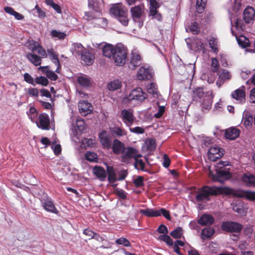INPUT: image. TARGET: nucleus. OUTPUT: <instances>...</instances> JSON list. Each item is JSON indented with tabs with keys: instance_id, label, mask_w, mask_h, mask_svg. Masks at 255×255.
<instances>
[{
	"instance_id": "obj_51",
	"label": "nucleus",
	"mask_w": 255,
	"mask_h": 255,
	"mask_svg": "<svg viewBox=\"0 0 255 255\" xmlns=\"http://www.w3.org/2000/svg\"><path fill=\"white\" fill-rule=\"evenodd\" d=\"M182 235V229L181 227H177L170 233V235L174 239L181 238Z\"/></svg>"
},
{
	"instance_id": "obj_9",
	"label": "nucleus",
	"mask_w": 255,
	"mask_h": 255,
	"mask_svg": "<svg viewBox=\"0 0 255 255\" xmlns=\"http://www.w3.org/2000/svg\"><path fill=\"white\" fill-rule=\"evenodd\" d=\"M121 118L127 126L130 127L135 120L132 110L124 109L121 111Z\"/></svg>"
},
{
	"instance_id": "obj_17",
	"label": "nucleus",
	"mask_w": 255,
	"mask_h": 255,
	"mask_svg": "<svg viewBox=\"0 0 255 255\" xmlns=\"http://www.w3.org/2000/svg\"><path fill=\"white\" fill-rule=\"evenodd\" d=\"M78 107L80 113L84 116L91 113L93 109L91 104L86 101H80Z\"/></svg>"
},
{
	"instance_id": "obj_57",
	"label": "nucleus",
	"mask_w": 255,
	"mask_h": 255,
	"mask_svg": "<svg viewBox=\"0 0 255 255\" xmlns=\"http://www.w3.org/2000/svg\"><path fill=\"white\" fill-rule=\"evenodd\" d=\"M219 64L218 61L216 58L212 59L211 68L212 72L216 73L219 70Z\"/></svg>"
},
{
	"instance_id": "obj_64",
	"label": "nucleus",
	"mask_w": 255,
	"mask_h": 255,
	"mask_svg": "<svg viewBox=\"0 0 255 255\" xmlns=\"http://www.w3.org/2000/svg\"><path fill=\"white\" fill-rule=\"evenodd\" d=\"M133 183L135 186L137 187H141L143 185V178L142 176H138L134 179Z\"/></svg>"
},
{
	"instance_id": "obj_52",
	"label": "nucleus",
	"mask_w": 255,
	"mask_h": 255,
	"mask_svg": "<svg viewBox=\"0 0 255 255\" xmlns=\"http://www.w3.org/2000/svg\"><path fill=\"white\" fill-rule=\"evenodd\" d=\"M159 239L165 242L169 246H172L173 245V240L167 234L159 236Z\"/></svg>"
},
{
	"instance_id": "obj_28",
	"label": "nucleus",
	"mask_w": 255,
	"mask_h": 255,
	"mask_svg": "<svg viewBox=\"0 0 255 255\" xmlns=\"http://www.w3.org/2000/svg\"><path fill=\"white\" fill-rule=\"evenodd\" d=\"M239 197L244 198L247 199L255 201V192L249 191H241L236 194Z\"/></svg>"
},
{
	"instance_id": "obj_31",
	"label": "nucleus",
	"mask_w": 255,
	"mask_h": 255,
	"mask_svg": "<svg viewBox=\"0 0 255 255\" xmlns=\"http://www.w3.org/2000/svg\"><path fill=\"white\" fill-rule=\"evenodd\" d=\"M143 7V6L140 5L135 6L130 9L131 15L134 20L135 18H138L141 16L142 13Z\"/></svg>"
},
{
	"instance_id": "obj_20",
	"label": "nucleus",
	"mask_w": 255,
	"mask_h": 255,
	"mask_svg": "<svg viewBox=\"0 0 255 255\" xmlns=\"http://www.w3.org/2000/svg\"><path fill=\"white\" fill-rule=\"evenodd\" d=\"M230 73L226 70H222L219 74V77L216 82V85L218 87H220L226 81L231 78Z\"/></svg>"
},
{
	"instance_id": "obj_34",
	"label": "nucleus",
	"mask_w": 255,
	"mask_h": 255,
	"mask_svg": "<svg viewBox=\"0 0 255 255\" xmlns=\"http://www.w3.org/2000/svg\"><path fill=\"white\" fill-rule=\"evenodd\" d=\"M236 37L238 43L240 46L246 48L249 46L250 40L246 36L241 35L239 36L236 35Z\"/></svg>"
},
{
	"instance_id": "obj_33",
	"label": "nucleus",
	"mask_w": 255,
	"mask_h": 255,
	"mask_svg": "<svg viewBox=\"0 0 255 255\" xmlns=\"http://www.w3.org/2000/svg\"><path fill=\"white\" fill-rule=\"evenodd\" d=\"M244 182L249 186H255V177L251 174H245L242 177Z\"/></svg>"
},
{
	"instance_id": "obj_25",
	"label": "nucleus",
	"mask_w": 255,
	"mask_h": 255,
	"mask_svg": "<svg viewBox=\"0 0 255 255\" xmlns=\"http://www.w3.org/2000/svg\"><path fill=\"white\" fill-rule=\"evenodd\" d=\"M239 130L235 128H231L225 131V137L230 140L236 139L239 136Z\"/></svg>"
},
{
	"instance_id": "obj_13",
	"label": "nucleus",
	"mask_w": 255,
	"mask_h": 255,
	"mask_svg": "<svg viewBox=\"0 0 255 255\" xmlns=\"http://www.w3.org/2000/svg\"><path fill=\"white\" fill-rule=\"evenodd\" d=\"M37 126L42 129L49 130L50 127V120L47 114L42 113L39 115L38 120L36 122Z\"/></svg>"
},
{
	"instance_id": "obj_36",
	"label": "nucleus",
	"mask_w": 255,
	"mask_h": 255,
	"mask_svg": "<svg viewBox=\"0 0 255 255\" xmlns=\"http://www.w3.org/2000/svg\"><path fill=\"white\" fill-rule=\"evenodd\" d=\"M107 173L108 174V180L110 182H114L116 180V174L112 166L107 167Z\"/></svg>"
},
{
	"instance_id": "obj_19",
	"label": "nucleus",
	"mask_w": 255,
	"mask_h": 255,
	"mask_svg": "<svg viewBox=\"0 0 255 255\" xmlns=\"http://www.w3.org/2000/svg\"><path fill=\"white\" fill-rule=\"evenodd\" d=\"M46 53L47 56L48 55L49 58L51 59L52 62L54 63L57 67L55 70V72L58 73H59L60 65L59 60L58 57V55L56 54V53L53 48L48 49L47 50Z\"/></svg>"
},
{
	"instance_id": "obj_16",
	"label": "nucleus",
	"mask_w": 255,
	"mask_h": 255,
	"mask_svg": "<svg viewBox=\"0 0 255 255\" xmlns=\"http://www.w3.org/2000/svg\"><path fill=\"white\" fill-rule=\"evenodd\" d=\"M255 11L251 6H248L244 11L243 19L247 23H253L255 20Z\"/></svg>"
},
{
	"instance_id": "obj_46",
	"label": "nucleus",
	"mask_w": 255,
	"mask_h": 255,
	"mask_svg": "<svg viewBox=\"0 0 255 255\" xmlns=\"http://www.w3.org/2000/svg\"><path fill=\"white\" fill-rule=\"evenodd\" d=\"M86 50L81 43H75L73 44V51L79 55H80Z\"/></svg>"
},
{
	"instance_id": "obj_4",
	"label": "nucleus",
	"mask_w": 255,
	"mask_h": 255,
	"mask_svg": "<svg viewBox=\"0 0 255 255\" xmlns=\"http://www.w3.org/2000/svg\"><path fill=\"white\" fill-rule=\"evenodd\" d=\"M147 97V94L144 92L141 88H137L132 90L130 94L125 96L123 99L125 102L132 100L141 102L146 99Z\"/></svg>"
},
{
	"instance_id": "obj_22",
	"label": "nucleus",
	"mask_w": 255,
	"mask_h": 255,
	"mask_svg": "<svg viewBox=\"0 0 255 255\" xmlns=\"http://www.w3.org/2000/svg\"><path fill=\"white\" fill-rule=\"evenodd\" d=\"M112 148L113 152L117 154H122L126 149L124 144L117 139L114 140Z\"/></svg>"
},
{
	"instance_id": "obj_62",
	"label": "nucleus",
	"mask_w": 255,
	"mask_h": 255,
	"mask_svg": "<svg viewBox=\"0 0 255 255\" xmlns=\"http://www.w3.org/2000/svg\"><path fill=\"white\" fill-rule=\"evenodd\" d=\"M26 93L31 97H37L38 96V90L36 88H30L26 90Z\"/></svg>"
},
{
	"instance_id": "obj_48",
	"label": "nucleus",
	"mask_w": 255,
	"mask_h": 255,
	"mask_svg": "<svg viewBox=\"0 0 255 255\" xmlns=\"http://www.w3.org/2000/svg\"><path fill=\"white\" fill-rule=\"evenodd\" d=\"M85 157L86 160L91 162L96 161L98 159L97 154L94 152L87 151Z\"/></svg>"
},
{
	"instance_id": "obj_63",
	"label": "nucleus",
	"mask_w": 255,
	"mask_h": 255,
	"mask_svg": "<svg viewBox=\"0 0 255 255\" xmlns=\"http://www.w3.org/2000/svg\"><path fill=\"white\" fill-rule=\"evenodd\" d=\"M23 77L25 81L27 83L35 86L34 81L33 78L28 73H26L23 75Z\"/></svg>"
},
{
	"instance_id": "obj_59",
	"label": "nucleus",
	"mask_w": 255,
	"mask_h": 255,
	"mask_svg": "<svg viewBox=\"0 0 255 255\" xmlns=\"http://www.w3.org/2000/svg\"><path fill=\"white\" fill-rule=\"evenodd\" d=\"M207 0H197L196 2L197 8L199 13H201L204 8Z\"/></svg>"
},
{
	"instance_id": "obj_7",
	"label": "nucleus",
	"mask_w": 255,
	"mask_h": 255,
	"mask_svg": "<svg viewBox=\"0 0 255 255\" xmlns=\"http://www.w3.org/2000/svg\"><path fill=\"white\" fill-rule=\"evenodd\" d=\"M152 69L147 65L141 66L137 74V78L139 80H149L153 76Z\"/></svg>"
},
{
	"instance_id": "obj_58",
	"label": "nucleus",
	"mask_w": 255,
	"mask_h": 255,
	"mask_svg": "<svg viewBox=\"0 0 255 255\" xmlns=\"http://www.w3.org/2000/svg\"><path fill=\"white\" fill-rule=\"evenodd\" d=\"M148 149L150 150H154L156 147L155 140L154 139L150 138L147 139L145 141Z\"/></svg>"
},
{
	"instance_id": "obj_40",
	"label": "nucleus",
	"mask_w": 255,
	"mask_h": 255,
	"mask_svg": "<svg viewBox=\"0 0 255 255\" xmlns=\"http://www.w3.org/2000/svg\"><path fill=\"white\" fill-rule=\"evenodd\" d=\"M253 119L252 115L246 114L243 118L242 122L246 127H248L252 125Z\"/></svg>"
},
{
	"instance_id": "obj_41",
	"label": "nucleus",
	"mask_w": 255,
	"mask_h": 255,
	"mask_svg": "<svg viewBox=\"0 0 255 255\" xmlns=\"http://www.w3.org/2000/svg\"><path fill=\"white\" fill-rule=\"evenodd\" d=\"M158 7L159 6L150 7V14L153 17V18L156 19L158 21H160L162 18L161 15L156 10Z\"/></svg>"
},
{
	"instance_id": "obj_6",
	"label": "nucleus",
	"mask_w": 255,
	"mask_h": 255,
	"mask_svg": "<svg viewBox=\"0 0 255 255\" xmlns=\"http://www.w3.org/2000/svg\"><path fill=\"white\" fill-rule=\"evenodd\" d=\"M221 229L227 232L239 233L242 231L243 226L237 222L226 221L222 223Z\"/></svg>"
},
{
	"instance_id": "obj_14",
	"label": "nucleus",
	"mask_w": 255,
	"mask_h": 255,
	"mask_svg": "<svg viewBox=\"0 0 255 255\" xmlns=\"http://www.w3.org/2000/svg\"><path fill=\"white\" fill-rule=\"evenodd\" d=\"M141 57L137 51H132L130 54V62L128 67L130 69H134L141 63Z\"/></svg>"
},
{
	"instance_id": "obj_3",
	"label": "nucleus",
	"mask_w": 255,
	"mask_h": 255,
	"mask_svg": "<svg viewBox=\"0 0 255 255\" xmlns=\"http://www.w3.org/2000/svg\"><path fill=\"white\" fill-rule=\"evenodd\" d=\"M110 11L123 25H128L129 21L128 11L122 3H117L113 4Z\"/></svg>"
},
{
	"instance_id": "obj_49",
	"label": "nucleus",
	"mask_w": 255,
	"mask_h": 255,
	"mask_svg": "<svg viewBox=\"0 0 255 255\" xmlns=\"http://www.w3.org/2000/svg\"><path fill=\"white\" fill-rule=\"evenodd\" d=\"M229 165V162L227 161H221L219 162L218 167L220 169L218 173L220 175L224 176L226 175L227 174V172L226 171L222 170L221 168Z\"/></svg>"
},
{
	"instance_id": "obj_18",
	"label": "nucleus",
	"mask_w": 255,
	"mask_h": 255,
	"mask_svg": "<svg viewBox=\"0 0 255 255\" xmlns=\"http://www.w3.org/2000/svg\"><path fill=\"white\" fill-rule=\"evenodd\" d=\"M80 56L83 63L86 65H91L94 62L95 59L94 54L87 49Z\"/></svg>"
},
{
	"instance_id": "obj_15",
	"label": "nucleus",
	"mask_w": 255,
	"mask_h": 255,
	"mask_svg": "<svg viewBox=\"0 0 255 255\" xmlns=\"http://www.w3.org/2000/svg\"><path fill=\"white\" fill-rule=\"evenodd\" d=\"M100 141L106 149H109L112 146L111 136L106 131H102L99 135Z\"/></svg>"
},
{
	"instance_id": "obj_26",
	"label": "nucleus",
	"mask_w": 255,
	"mask_h": 255,
	"mask_svg": "<svg viewBox=\"0 0 255 255\" xmlns=\"http://www.w3.org/2000/svg\"><path fill=\"white\" fill-rule=\"evenodd\" d=\"M78 83L83 87H89L92 83L90 78L85 75L79 76L77 78Z\"/></svg>"
},
{
	"instance_id": "obj_30",
	"label": "nucleus",
	"mask_w": 255,
	"mask_h": 255,
	"mask_svg": "<svg viewBox=\"0 0 255 255\" xmlns=\"http://www.w3.org/2000/svg\"><path fill=\"white\" fill-rule=\"evenodd\" d=\"M101 13L102 10L86 12L83 18L87 20H91L99 17L101 15Z\"/></svg>"
},
{
	"instance_id": "obj_53",
	"label": "nucleus",
	"mask_w": 255,
	"mask_h": 255,
	"mask_svg": "<svg viewBox=\"0 0 255 255\" xmlns=\"http://www.w3.org/2000/svg\"><path fill=\"white\" fill-rule=\"evenodd\" d=\"M88 6L94 11L101 10L98 5L97 0H88Z\"/></svg>"
},
{
	"instance_id": "obj_38",
	"label": "nucleus",
	"mask_w": 255,
	"mask_h": 255,
	"mask_svg": "<svg viewBox=\"0 0 255 255\" xmlns=\"http://www.w3.org/2000/svg\"><path fill=\"white\" fill-rule=\"evenodd\" d=\"M209 44L212 50L217 53L218 52V41L215 37H211L209 40Z\"/></svg>"
},
{
	"instance_id": "obj_27",
	"label": "nucleus",
	"mask_w": 255,
	"mask_h": 255,
	"mask_svg": "<svg viewBox=\"0 0 255 255\" xmlns=\"http://www.w3.org/2000/svg\"><path fill=\"white\" fill-rule=\"evenodd\" d=\"M140 213L148 217H155L161 216V213L158 210H153L150 208L142 209L139 211Z\"/></svg>"
},
{
	"instance_id": "obj_61",
	"label": "nucleus",
	"mask_w": 255,
	"mask_h": 255,
	"mask_svg": "<svg viewBox=\"0 0 255 255\" xmlns=\"http://www.w3.org/2000/svg\"><path fill=\"white\" fill-rule=\"evenodd\" d=\"M84 147H85L86 146L89 147H93L95 144V141L92 139L84 138L82 142Z\"/></svg>"
},
{
	"instance_id": "obj_37",
	"label": "nucleus",
	"mask_w": 255,
	"mask_h": 255,
	"mask_svg": "<svg viewBox=\"0 0 255 255\" xmlns=\"http://www.w3.org/2000/svg\"><path fill=\"white\" fill-rule=\"evenodd\" d=\"M147 90L149 93L152 94L153 97H156L158 95L157 86L154 83H150L147 86Z\"/></svg>"
},
{
	"instance_id": "obj_23",
	"label": "nucleus",
	"mask_w": 255,
	"mask_h": 255,
	"mask_svg": "<svg viewBox=\"0 0 255 255\" xmlns=\"http://www.w3.org/2000/svg\"><path fill=\"white\" fill-rule=\"evenodd\" d=\"M26 57L35 66H39L41 63L42 57L41 55L38 56L33 53L27 52Z\"/></svg>"
},
{
	"instance_id": "obj_10",
	"label": "nucleus",
	"mask_w": 255,
	"mask_h": 255,
	"mask_svg": "<svg viewBox=\"0 0 255 255\" xmlns=\"http://www.w3.org/2000/svg\"><path fill=\"white\" fill-rule=\"evenodd\" d=\"M213 97L212 91H210L206 93L204 99L200 101L201 109L203 112H207L211 109Z\"/></svg>"
},
{
	"instance_id": "obj_45",
	"label": "nucleus",
	"mask_w": 255,
	"mask_h": 255,
	"mask_svg": "<svg viewBox=\"0 0 255 255\" xmlns=\"http://www.w3.org/2000/svg\"><path fill=\"white\" fill-rule=\"evenodd\" d=\"M194 96L195 98L204 99L206 94L202 88H198L195 89L194 91Z\"/></svg>"
},
{
	"instance_id": "obj_32",
	"label": "nucleus",
	"mask_w": 255,
	"mask_h": 255,
	"mask_svg": "<svg viewBox=\"0 0 255 255\" xmlns=\"http://www.w3.org/2000/svg\"><path fill=\"white\" fill-rule=\"evenodd\" d=\"M122 84V82L119 80H114L108 83L107 87L111 91H114L121 89Z\"/></svg>"
},
{
	"instance_id": "obj_2",
	"label": "nucleus",
	"mask_w": 255,
	"mask_h": 255,
	"mask_svg": "<svg viewBox=\"0 0 255 255\" xmlns=\"http://www.w3.org/2000/svg\"><path fill=\"white\" fill-rule=\"evenodd\" d=\"M231 189L227 187H216L204 186L197 191L196 199L198 202H206L210 199V197L218 194H230Z\"/></svg>"
},
{
	"instance_id": "obj_60",
	"label": "nucleus",
	"mask_w": 255,
	"mask_h": 255,
	"mask_svg": "<svg viewBox=\"0 0 255 255\" xmlns=\"http://www.w3.org/2000/svg\"><path fill=\"white\" fill-rule=\"evenodd\" d=\"M129 129L131 132L135 134H142L145 132V130L143 128L136 127L134 128L129 127Z\"/></svg>"
},
{
	"instance_id": "obj_29",
	"label": "nucleus",
	"mask_w": 255,
	"mask_h": 255,
	"mask_svg": "<svg viewBox=\"0 0 255 255\" xmlns=\"http://www.w3.org/2000/svg\"><path fill=\"white\" fill-rule=\"evenodd\" d=\"M94 174L98 178H100L102 180H104L107 176V173L104 168L95 166L93 170Z\"/></svg>"
},
{
	"instance_id": "obj_55",
	"label": "nucleus",
	"mask_w": 255,
	"mask_h": 255,
	"mask_svg": "<svg viewBox=\"0 0 255 255\" xmlns=\"http://www.w3.org/2000/svg\"><path fill=\"white\" fill-rule=\"evenodd\" d=\"M116 243L118 245H123L125 247H127L131 246V244L130 243L129 241L125 238H120L117 239L116 241Z\"/></svg>"
},
{
	"instance_id": "obj_54",
	"label": "nucleus",
	"mask_w": 255,
	"mask_h": 255,
	"mask_svg": "<svg viewBox=\"0 0 255 255\" xmlns=\"http://www.w3.org/2000/svg\"><path fill=\"white\" fill-rule=\"evenodd\" d=\"M134 159L135 162L134 165L135 167L137 169L143 170L144 168V163L142 160L138 159V157H136Z\"/></svg>"
},
{
	"instance_id": "obj_47",
	"label": "nucleus",
	"mask_w": 255,
	"mask_h": 255,
	"mask_svg": "<svg viewBox=\"0 0 255 255\" xmlns=\"http://www.w3.org/2000/svg\"><path fill=\"white\" fill-rule=\"evenodd\" d=\"M51 36L52 37H56L60 40H62L66 37V34L64 32L57 31L56 30H52L51 31Z\"/></svg>"
},
{
	"instance_id": "obj_11",
	"label": "nucleus",
	"mask_w": 255,
	"mask_h": 255,
	"mask_svg": "<svg viewBox=\"0 0 255 255\" xmlns=\"http://www.w3.org/2000/svg\"><path fill=\"white\" fill-rule=\"evenodd\" d=\"M224 154V151L218 146H211L208 150V158L211 161H215L221 158Z\"/></svg>"
},
{
	"instance_id": "obj_1",
	"label": "nucleus",
	"mask_w": 255,
	"mask_h": 255,
	"mask_svg": "<svg viewBox=\"0 0 255 255\" xmlns=\"http://www.w3.org/2000/svg\"><path fill=\"white\" fill-rule=\"evenodd\" d=\"M103 53L105 57L112 59L116 65L121 66L126 62L128 50L121 44H117L115 47L107 44L103 47Z\"/></svg>"
},
{
	"instance_id": "obj_43",
	"label": "nucleus",
	"mask_w": 255,
	"mask_h": 255,
	"mask_svg": "<svg viewBox=\"0 0 255 255\" xmlns=\"http://www.w3.org/2000/svg\"><path fill=\"white\" fill-rule=\"evenodd\" d=\"M72 125L74 127L75 126L77 128V129L79 131H83L85 127L84 121L81 119H77L75 124L74 121L72 122Z\"/></svg>"
},
{
	"instance_id": "obj_21",
	"label": "nucleus",
	"mask_w": 255,
	"mask_h": 255,
	"mask_svg": "<svg viewBox=\"0 0 255 255\" xmlns=\"http://www.w3.org/2000/svg\"><path fill=\"white\" fill-rule=\"evenodd\" d=\"M188 40H190L189 39H186V42L188 46V47L193 50L199 51L204 49V45L201 39H194L192 42V44H190L188 43Z\"/></svg>"
},
{
	"instance_id": "obj_35",
	"label": "nucleus",
	"mask_w": 255,
	"mask_h": 255,
	"mask_svg": "<svg viewBox=\"0 0 255 255\" xmlns=\"http://www.w3.org/2000/svg\"><path fill=\"white\" fill-rule=\"evenodd\" d=\"M215 229L211 227L205 228L202 231V238L204 240L210 238L214 234Z\"/></svg>"
},
{
	"instance_id": "obj_42",
	"label": "nucleus",
	"mask_w": 255,
	"mask_h": 255,
	"mask_svg": "<svg viewBox=\"0 0 255 255\" xmlns=\"http://www.w3.org/2000/svg\"><path fill=\"white\" fill-rule=\"evenodd\" d=\"M111 131L113 134L120 136L125 135L127 133V131H126L124 129L118 127H115L111 128Z\"/></svg>"
},
{
	"instance_id": "obj_56",
	"label": "nucleus",
	"mask_w": 255,
	"mask_h": 255,
	"mask_svg": "<svg viewBox=\"0 0 255 255\" xmlns=\"http://www.w3.org/2000/svg\"><path fill=\"white\" fill-rule=\"evenodd\" d=\"M235 26L237 30H238L239 31H243L246 28L245 25L244 24L242 20L240 19H237L235 22Z\"/></svg>"
},
{
	"instance_id": "obj_50",
	"label": "nucleus",
	"mask_w": 255,
	"mask_h": 255,
	"mask_svg": "<svg viewBox=\"0 0 255 255\" xmlns=\"http://www.w3.org/2000/svg\"><path fill=\"white\" fill-rule=\"evenodd\" d=\"M34 81L36 84H40L44 86H47L49 83V81L47 78L42 76L35 78Z\"/></svg>"
},
{
	"instance_id": "obj_44",
	"label": "nucleus",
	"mask_w": 255,
	"mask_h": 255,
	"mask_svg": "<svg viewBox=\"0 0 255 255\" xmlns=\"http://www.w3.org/2000/svg\"><path fill=\"white\" fill-rule=\"evenodd\" d=\"M47 5L52 7L57 13H61V9L58 4L54 3L53 0H44Z\"/></svg>"
},
{
	"instance_id": "obj_5",
	"label": "nucleus",
	"mask_w": 255,
	"mask_h": 255,
	"mask_svg": "<svg viewBox=\"0 0 255 255\" xmlns=\"http://www.w3.org/2000/svg\"><path fill=\"white\" fill-rule=\"evenodd\" d=\"M26 48L32 52H36L43 58L47 57L46 50L36 41L34 40H28L25 44Z\"/></svg>"
},
{
	"instance_id": "obj_12",
	"label": "nucleus",
	"mask_w": 255,
	"mask_h": 255,
	"mask_svg": "<svg viewBox=\"0 0 255 255\" xmlns=\"http://www.w3.org/2000/svg\"><path fill=\"white\" fill-rule=\"evenodd\" d=\"M245 90V87L242 86L232 93V97L237 101V103L243 104L245 103L246 94Z\"/></svg>"
},
{
	"instance_id": "obj_39",
	"label": "nucleus",
	"mask_w": 255,
	"mask_h": 255,
	"mask_svg": "<svg viewBox=\"0 0 255 255\" xmlns=\"http://www.w3.org/2000/svg\"><path fill=\"white\" fill-rule=\"evenodd\" d=\"M186 29L187 32H191L194 34H196L200 31V28L196 22H192L190 25L186 28Z\"/></svg>"
},
{
	"instance_id": "obj_8",
	"label": "nucleus",
	"mask_w": 255,
	"mask_h": 255,
	"mask_svg": "<svg viewBox=\"0 0 255 255\" xmlns=\"http://www.w3.org/2000/svg\"><path fill=\"white\" fill-rule=\"evenodd\" d=\"M140 156L141 155L138 153L136 149L131 147H126L125 150L122 153V161L128 163L131 158H134L135 159L136 157Z\"/></svg>"
},
{
	"instance_id": "obj_24",
	"label": "nucleus",
	"mask_w": 255,
	"mask_h": 255,
	"mask_svg": "<svg viewBox=\"0 0 255 255\" xmlns=\"http://www.w3.org/2000/svg\"><path fill=\"white\" fill-rule=\"evenodd\" d=\"M198 223L202 226H210L214 222V218L209 215H203L198 220Z\"/></svg>"
}]
</instances>
